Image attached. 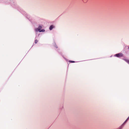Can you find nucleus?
I'll list each match as a JSON object with an SVG mask.
<instances>
[{"label": "nucleus", "mask_w": 129, "mask_h": 129, "mask_svg": "<svg viewBox=\"0 0 129 129\" xmlns=\"http://www.w3.org/2000/svg\"><path fill=\"white\" fill-rule=\"evenodd\" d=\"M38 30L39 31V29L38 28H36L35 29V31H36L37 32Z\"/></svg>", "instance_id": "423d86ee"}, {"label": "nucleus", "mask_w": 129, "mask_h": 129, "mask_svg": "<svg viewBox=\"0 0 129 129\" xmlns=\"http://www.w3.org/2000/svg\"><path fill=\"white\" fill-rule=\"evenodd\" d=\"M124 60L128 63L129 64V60L127 59H124Z\"/></svg>", "instance_id": "20e7f679"}, {"label": "nucleus", "mask_w": 129, "mask_h": 129, "mask_svg": "<svg viewBox=\"0 0 129 129\" xmlns=\"http://www.w3.org/2000/svg\"><path fill=\"white\" fill-rule=\"evenodd\" d=\"M53 25H51L49 27V29L50 30H51L53 28Z\"/></svg>", "instance_id": "39448f33"}, {"label": "nucleus", "mask_w": 129, "mask_h": 129, "mask_svg": "<svg viewBox=\"0 0 129 129\" xmlns=\"http://www.w3.org/2000/svg\"><path fill=\"white\" fill-rule=\"evenodd\" d=\"M129 119V116L128 117L127 119L126 120L124 121V122L122 124V125H124L127 121Z\"/></svg>", "instance_id": "7ed1b4c3"}, {"label": "nucleus", "mask_w": 129, "mask_h": 129, "mask_svg": "<svg viewBox=\"0 0 129 129\" xmlns=\"http://www.w3.org/2000/svg\"><path fill=\"white\" fill-rule=\"evenodd\" d=\"M38 42V41L37 40H36L35 41V43L36 44Z\"/></svg>", "instance_id": "0eeeda50"}, {"label": "nucleus", "mask_w": 129, "mask_h": 129, "mask_svg": "<svg viewBox=\"0 0 129 129\" xmlns=\"http://www.w3.org/2000/svg\"><path fill=\"white\" fill-rule=\"evenodd\" d=\"M69 62L71 63H74V62H75L74 61H71V60L69 61Z\"/></svg>", "instance_id": "6e6552de"}, {"label": "nucleus", "mask_w": 129, "mask_h": 129, "mask_svg": "<svg viewBox=\"0 0 129 129\" xmlns=\"http://www.w3.org/2000/svg\"><path fill=\"white\" fill-rule=\"evenodd\" d=\"M128 48H129V47Z\"/></svg>", "instance_id": "1a4fd4ad"}, {"label": "nucleus", "mask_w": 129, "mask_h": 129, "mask_svg": "<svg viewBox=\"0 0 129 129\" xmlns=\"http://www.w3.org/2000/svg\"><path fill=\"white\" fill-rule=\"evenodd\" d=\"M123 54L121 53H119L117 54L114 55L115 56L118 57H120L123 56Z\"/></svg>", "instance_id": "f257e3e1"}, {"label": "nucleus", "mask_w": 129, "mask_h": 129, "mask_svg": "<svg viewBox=\"0 0 129 129\" xmlns=\"http://www.w3.org/2000/svg\"><path fill=\"white\" fill-rule=\"evenodd\" d=\"M39 29V31L41 32H44L45 31V30L44 29H41L42 28V26L41 25H39L38 27Z\"/></svg>", "instance_id": "f03ea898"}]
</instances>
